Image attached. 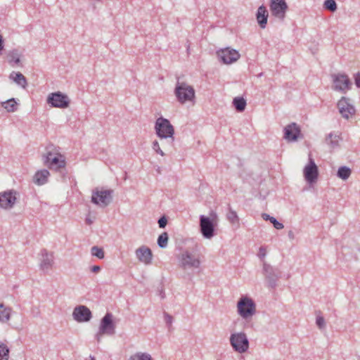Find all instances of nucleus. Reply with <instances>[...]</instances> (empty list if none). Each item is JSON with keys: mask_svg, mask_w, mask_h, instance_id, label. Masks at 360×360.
Wrapping results in <instances>:
<instances>
[{"mask_svg": "<svg viewBox=\"0 0 360 360\" xmlns=\"http://www.w3.org/2000/svg\"><path fill=\"white\" fill-rule=\"evenodd\" d=\"M340 141H342L340 135L335 132H330L326 136L325 139L326 143L329 146L330 149H335L338 148Z\"/></svg>", "mask_w": 360, "mask_h": 360, "instance_id": "24", "label": "nucleus"}, {"mask_svg": "<svg viewBox=\"0 0 360 360\" xmlns=\"http://www.w3.org/2000/svg\"><path fill=\"white\" fill-rule=\"evenodd\" d=\"M4 47L3 37L0 34V51L3 50Z\"/></svg>", "mask_w": 360, "mask_h": 360, "instance_id": "48", "label": "nucleus"}, {"mask_svg": "<svg viewBox=\"0 0 360 360\" xmlns=\"http://www.w3.org/2000/svg\"><path fill=\"white\" fill-rule=\"evenodd\" d=\"M46 102L53 108H66L69 106L70 101L66 94L57 91L49 94Z\"/></svg>", "mask_w": 360, "mask_h": 360, "instance_id": "9", "label": "nucleus"}, {"mask_svg": "<svg viewBox=\"0 0 360 360\" xmlns=\"http://www.w3.org/2000/svg\"><path fill=\"white\" fill-rule=\"evenodd\" d=\"M337 108L342 117L348 120L356 113V109L349 98L342 96L337 103Z\"/></svg>", "mask_w": 360, "mask_h": 360, "instance_id": "8", "label": "nucleus"}, {"mask_svg": "<svg viewBox=\"0 0 360 360\" xmlns=\"http://www.w3.org/2000/svg\"><path fill=\"white\" fill-rule=\"evenodd\" d=\"M333 90L341 93H346L350 89L352 82L346 74H336L332 75Z\"/></svg>", "mask_w": 360, "mask_h": 360, "instance_id": "10", "label": "nucleus"}, {"mask_svg": "<svg viewBox=\"0 0 360 360\" xmlns=\"http://www.w3.org/2000/svg\"><path fill=\"white\" fill-rule=\"evenodd\" d=\"M271 223H272L274 228L278 230H281L284 227L283 224L279 222L275 217L271 218Z\"/></svg>", "mask_w": 360, "mask_h": 360, "instance_id": "41", "label": "nucleus"}, {"mask_svg": "<svg viewBox=\"0 0 360 360\" xmlns=\"http://www.w3.org/2000/svg\"><path fill=\"white\" fill-rule=\"evenodd\" d=\"M18 193L15 190L0 192V207L4 210L12 209L16 203Z\"/></svg>", "mask_w": 360, "mask_h": 360, "instance_id": "13", "label": "nucleus"}, {"mask_svg": "<svg viewBox=\"0 0 360 360\" xmlns=\"http://www.w3.org/2000/svg\"><path fill=\"white\" fill-rule=\"evenodd\" d=\"M100 270H101V266H97V265L93 266L91 268V271L94 273H97V272L100 271Z\"/></svg>", "mask_w": 360, "mask_h": 360, "instance_id": "47", "label": "nucleus"}, {"mask_svg": "<svg viewBox=\"0 0 360 360\" xmlns=\"http://www.w3.org/2000/svg\"><path fill=\"white\" fill-rule=\"evenodd\" d=\"M218 57L224 64H231L237 61L240 54L239 52L230 47L222 49L217 52Z\"/></svg>", "mask_w": 360, "mask_h": 360, "instance_id": "15", "label": "nucleus"}, {"mask_svg": "<svg viewBox=\"0 0 360 360\" xmlns=\"http://www.w3.org/2000/svg\"><path fill=\"white\" fill-rule=\"evenodd\" d=\"M9 78L22 88H25L27 85V79L19 72H12L9 75Z\"/></svg>", "mask_w": 360, "mask_h": 360, "instance_id": "26", "label": "nucleus"}, {"mask_svg": "<svg viewBox=\"0 0 360 360\" xmlns=\"http://www.w3.org/2000/svg\"><path fill=\"white\" fill-rule=\"evenodd\" d=\"M229 341L233 349L239 354L245 353L249 349V340L244 332L231 333Z\"/></svg>", "mask_w": 360, "mask_h": 360, "instance_id": "5", "label": "nucleus"}, {"mask_svg": "<svg viewBox=\"0 0 360 360\" xmlns=\"http://www.w3.org/2000/svg\"><path fill=\"white\" fill-rule=\"evenodd\" d=\"M304 174L305 179L309 183H313L317 179L319 175L318 168L312 159L309 160V165L304 167Z\"/></svg>", "mask_w": 360, "mask_h": 360, "instance_id": "21", "label": "nucleus"}, {"mask_svg": "<svg viewBox=\"0 0 360 360\" xmlns=\"http://www.w3.org/2000/svg\"><path fill=\"white\" fill-rule=\"evenodd\" d=\"M263 273L268 281V285L271 288H275L277 281L280 278V273L276 272L274 269L269 264L263 263Z\"/></svg>", "mask_w": 360, "mask_h": 360, "instance_id": "18", "label": "nucleus"}, {"mask_svg": "<svg viewBox=\"0 0 360 360\" xmlns=\"http://www.w3.org/2000/svg\"><path fill=\"white\" fill-rule=\"evenodd\" d=\"M91 254L94 257H96L97 258L102 259L105 257V253L103 248H99L98 246H93L91 248Z\"/></svg>", "mask_w": 360, "mask_h": 360, "instance_id": "36", "label": "nucleus"}, {"mask_svg": "<svg viewBox=\"0 0 360 360\" xmlns=\"http://www.w3.org/2000/svg\"><path fill=\"white\" fill-rule=\"evenodd\" d=\"M355 84L358 88H360V72L355 75Z\"/></svg>", "mask_w": 360, "mask_h": 360, "instance_id": "45", "label": "nucleus"}, {"mask_svg": "<svg viewBox=\"0 0 360 360\" xmlns=\"http://www.w3.org/2000/svg\"><path fill=\"white\" fill-rule=\"evenodd\" d=\"M160 143L158 141H154L152 144V148L157 154L164 157L166 155V153L164 151L163 148L160 147Z\"/></svg>", "mask_w": 360, "mask_h": 360, "instance_id": "37", "label": "nucleus"}, {"mask_svg": "<svg viewBox=\"0 0 360 360\" xmlns=\"http://www.w3.org/2000/svg\"><path fill=\"white\" fill-rule=\"evenodd\" d=\"M8 64L11 67L20 65V58L22 54L17 49H13L6 53Z\"/></svg>", "mask_w": 360, "mask_h": 360, "instance_id": "22", "label": "nucleus"}, {"mask_svg": "<svg viewBox=\"0 0 360 360\" xmlns=\"http://www.w3.org/2000/svg\"><path fill=\"white\" fill-rule=\"evenodd\" d=\"M128 360H153V358L148 353L139 352L130 356Z\"/></svg>", "mask_w": 360, "mask_h": 360, "instance_id": "33", "label": "nucleus"}, {"mask_svg": "<svg viewBox=\"0 0 360 360\" xmlns=\"http://www.w3.org/2000/svg\"><path fill=\"white\" fill-rule=\"evenodd\" d=\"M11 309L6 307L3 303H0V322L7 323L11 319Z\"/></svg>", "mask_w": 360, "mask_h": 360, "instance_id": "28", "label": "nucleus"}, {"mask_svg": "<svg viewBox=\"0 0 360 360\" xmlns=\"http://www.w3.org/2000/svg\"><path fill=\"white\" fill-rule=\"evenodd\" d=\"M226 219L232 224L239 223V217L236 212L232 209L230 205H228V212L226 214Z\"/></svg>", "mask_w": 360, "mask_h": 360, "instance_id": "30", "label": "nucleus"}, {"mask_svg": "<svg viewBox=\"0 0 360 360\" xmlns=\"http://www.w3.org/2000/svg\"><path fill=\"white\" fill-rule=\"evenodd\" d=\"M94 218H91L90 214H87L85 219V222L88 225H91L94 223Z\"/></svg>", "mask_w": 360, "mask_h": 360, "instance_id": "44", "label": "nucleus"}, {"mask_svg": "<svg viewBox=\"0 0 360 360\" xmlns=\"http://www.w3.org/2000/svg\"><path fill=\"white\" fill-rule=\"evenodd\" d=\"M352 171L349 167L342 166L339 167L337 176L342 180H347L351 175Z\"/></svg>", "mask_w": 360, "mask_h": 360, "instance_id": "32", "label": "nucleus"}, {"mask_svg": "<svg viewBox=\"0 0 360 360\" xmlns=\"http://www.w3.org/2000/svg\"><path fill=\"white\" fill-rule=\"evenodd\" d=\"M113 315L108 312L101 319L98 331L96 335V338L98 342L101 341V339L103 335H113L115 333L116 326L113 322Z\"/></svg>", "mask_w": 360, "mask_h": 360, "instance_id": "6", "label": "nucleus"}, {"mask_svg": "<svg viewBox=\"0 0 360 360\" xmlns=\"http://www.w3.org/2000/svg\"><path fill=\"white\" fill-rule=\"evenodd\" d=\"M233 104L238 112H243L246 107V101L243 97L233 98Z\"/></svg>", "mask_w": 360, "mask_h": 360, "instance_id": "31", "label": "nucleus"}, {"mask_svg": "<svg viewBox=\"0 0 360 360\" xmlns=\"http://www.w3.org/2000/svg\"><path fill=\"white\" fill-rule=\"evenodd\" d=\"M167 224V219L165 216H162L158 219V225H159L160 228H161V229L165 228Z\"/></svg>", "mask_w": 360, "mask_h": 360, "instance_id": "42", "label": "nucleus"}, {"mask_svg": "<svg viewBox=\"0 0 360 360\" xmlns=\"http://www.w3.org/2000/svg\"><path fill=\"white\" fill-rule=\"evenodd\" d=\"M9 352L8 347L5 343L0 342V360H8Z\"/></svg>", "mask_w": 360, "mask_h": 360, "instance_id": "34", "label": "nucleus"}, {"mask_svg": "<svg viewBox=\"0 0 360 360\" xmlns=\"http://www.w3.org/2000/svg\"><path fill=\"white\" fill-rule=\"evenodd\" d=\"M266 255V248L264 247H260L259 249V253H258V257L261 259H263Z\"/></svg>", "mask_w": 360, "mask_h": 360, "instance_id": "43", "label": "nucleus"}, {"mask_svg": "<svg viewBox=\"0 0 360 360\" xmlns=\"http://www.w3.org/2000/svg\"><path fill=\"white\" fill-rule=\"evenodd\" d=\"M169 236L167 232L161 233L158 238V245L160 248H165L167 246Z\"/></svg>", "mask_w": 360, "mask_h": 360, "instance_id": "35", "label": "nucleus"}, {"mask_svg": "<svg viewBox=\"0 0 360 360\" xmlns=\"http://www.w3.org/2000/svg\"><path fill=\"white\" fill-rule=\"evenodd\" d=\"M160 144L164 150L172 153L174 147V136L170 138H160Z\"/></svg>", "mask_w": 360, "mask_h": 360, "instance_id": "27", "label": "nucleus"}, {"mask_svg": "<svg viewBox=\"0 0 360 360\" xmlns=\"http://www.w3.org/2000/svg\"><path fill=\"white\" fill-rule=\"evenodd\" d=\"M218 221L217 214L212 211L210 217L200 216V230L202 236L206 239H211L215 235V226Z\"/></svg>", "mask_w": 360, "mask_h": 360, "instance_id": "2", "label": "nucleus"}, {"mask_svg": "<svg viewBox=\"0 0 360 360\" xmlns=\"http://www.w3.org/2000/svg\"><path fill=\"white\" fill-rule=\"evenodd\" d=\"M288 236L290 240H293L295 238L294 233L292 231H289Z\"/></svg>", "mask_w": 360, "mask_h": 360, "instance_id": "49", "label": "nucleus"}, {"mask_svg": "<svg viewBox=\"0 0 360 360\" xmlns=\"http://www.w3.org/2000/svg\"><path fill=\"white\" fill-rule=\"evenodd\" d=\"M44 164L50 169H59L65 167V160L64 157L60 153H53L48 152L44 156Z\"/></svg>", "mask_w": 360, "mask_h": 360, "instance_id": "12", "label": "nucleus"}, {"mask_svg": "<svg viewBox=\"0 0 360 360\" xmlns=\"http://www.w3.org/2000/svg\"><path fill=\"white\" fill-rule=\"evenodd\" d=\"M269 8L273 16L281 20H284L288 8L285 0H271Z\"/></svg>", "mask_w": 360, "mask_h": 360, "instance_id": "14", "label": "nucleus"}, {"mask_svg": "<svg viewBox=\"0 0 360 360\" xmlns=\"http://www.w3.org/2000/svg\"><path fill=\"white\" fill-rule=\"evenodd\" d=\"M72 317L79 323L88 322L92 318V314L87 307L79 305L74 309Z\"/></svg>", "mask_w": 360, "mask_h": 360, "instance_id": "17", "label": "nucleus"}, {"mask_svg": "<svg viewBox=\"0 0 360 360\" xmlns=\"http://www.w3.org/2000/svg\"><path fill=\"white\" fill-rule=\"evenodd\" d=\"M112 200V191H96L93 192L91 202L101 207H107Z\"/></svg>", "mask_w": 360, "mask_h": 360, "instance_id": "11", "label": "nucleus"}, {"mask_svg": "<svg viewBox=\"0 0 360 360\" xmlns=\"http://www.w3.org/2000/svg\"><path fill=\"white\" fill-rule=\"evenodd\" d=\"M300 134V129L299 126L296 123L292 122L284 128L283 137L288 141H295L297 140Z\"/></svg>", "mask_w": 360, "mask_h": 360, "instance_id": "20", "label": "nucleus"}, {"mask_svg": "<svg viewBox=\"0 0 360 360\" xmlns=\"http://www.w3.org/2000/svg\"><path fill=\"white\" fill-rule=\"evenodd\" d=\"M155 130L159 138H170L174 134V128L169 120L162 117L156 120Z\"/></svg>", "mask_w": 360, "mask_h": 360, "instance_id": "7", "label": "nucleus"}, {"mask_svg": "<svg viewBox=\"0 0 360 360\" xmlns=\"http://www.w3.org/2000/svg\"><path fill=\"white\" fill-rule=\"evenodd\" d=\"M180 267L184 270L199 269L201 264L200 255L189 250L184 251L179 257Z\"/></svg>", "mask_w": 360, "mask_h": 360, "instance_id": "4", "label": "nucleus"}, {"mask_svg": "<svg viewBox=\"0 0 360 360\" xmlns=\"http://www.w3.org/2000/svg\"><path fill=\"white\" fill-rule=\"evenodd\" d=\"M238 314L246 321H250L257 313L255 301L250 297L242 296L237 302Z\"/></svg>", "mask_w": 360, "mask_h": 360, "instance_id": "1", "label": "nucleus"}, {"mask_svg": "<svg viewBox=\"0 0 360 360\" xmlns=\"http://www.w3.org/2000/svg\"><path fill=\"white\" fill-rule=\"evenodd\" d=\"M39 256V269L43 272L47 273L53 267L54 264L53 253L49 252L46 249H42L40 252Z\"/></svg>", "mask_w": 360, "mask_h": 360, "instance_id": "16", "label": "nucleus"}, {"mask_svg": "<svg viewBox=\"0 0 360 360\" xmlns=\"http://www.w3.org/2000/svg\"><path fill=\"white\" fill-rule=\"evenodd\" d=\"M135 254L138 260L146 265L152 263L153 253L151 250L146 245H141L135 251Z\"/></svg>", "mask_w": 360, "mask_h": 360, "instance_id": "19", "label": "nucleus"}, {"mask_svg": "<svg viewBox=\"0 0 360 360\" xmlns=\"http://www.w3.org/2000/svg\"><path fill=\"white\" fill-rule=\"evenodd\" d=\"M49 175L50 173L47 169L37 171L34 176L33 181L34 184L39 186L44 185L47 182Z\"/></svg>", "mask_w": 360, "mask_h": 360, "instance_id": "25", "label": "nucleus"}, {"mask_svg": "<svg viewBox=\"0 0 360 360\" xmlns=\"http://www.w3.org/2000/svg\"><path fill=\"white\" fill-rule=\"evenodd\" d=\"M326 9L334 12L337 10V4L335 0H326L323 4Z\"/></svg>", "mask_w": 360, "mask_h": 360, "instance_id": "38", "label": "nucleus"}, {"mask_svg": "<svg viewBox=\"0 0 360 360\" xmlns=\"http://www.w3.org/2000/svg\"><path fill=\"white\" fill-rule=\"evenodd\" d=\"M316 324L317 325L319 329L325 328L326 321L324 318L322 316H317L316 319Z\"/></svg>", "mask_w": 360, "mask_h": 360, "instance_id": "39", "label": "nucleus"}, {"mask_svg": "<svg viewBox=\"0 0 360 360\" xmlns=\"http://www.w3.org/2000/svg\"><path fill=\"white\" fill-rule=\"evenodd\" d=\"M262 217L265 221H271V218H273L274 217H271V216H270L269 214H268L266 213H263L262 214Z\"/></svg>", "mask_w": 360, "mask_h": 360, "instance_id": "46", "label": "nucleus"}, {"mask_svg": "<svg viewBox=\"0 0 360 360\" xmlns=\"http://www.w3.org/2000/svg\"><path fill=\"white\" fill-rule=\"evenodd\" d=\"M164 315V318H165V321L167 324V326L168 327V328H170L172 327V322H173V317L169 314L167 312H164L163 314Z\"/></svg>", "mask_w": 360, "mask_h": 360, "instance_id": "40", "label": "nucleus"}, {"mask_svg": "<svg viewBox=\"0 0 360 360\" xmlns=\"http://www.w3.org/2000/svg\"><path fill=\"white\" fill-rule=\"evenodd\" d=\"M174 95L176 100L181 104L194 103L195 91L194 88L185 82L177 81L174 89Z\"/></svg>", "mask_w": 360, "mask_h": 360, "instance_id": "3", "label": "nucleus"}, {"mask_svg": "<svg viewBox=\"0 0 360 360\" xmlns=\"http://www.w3.org/2000/svg\"><path fill=\"white\" fill-rule=\"evenodd\" d=\"M256 16L260 27L262 29L265 28L267 23L268 12L264 5L258 8Z\"/></svg>", "mask_w": 360, "mask_h": 360, "instance_id": "23", "label": "nucleus"}, {"mask_svg": "<svg viewBox=\"0 0 360 360\" xmlns=\"http://www.w3.org/2000/svg\"><path fill=\"white\" fill-rule=\"evenodd\" d=\"M91 359H92V360H94V357H91Z\"/></svg>", "mask_w": 360, "mask_h": 360, "instance_id": "50", "label": "nucleus"}, {"mask_svg": "<svg viewBox=\"0 0 360 360\" xmlns=\"http://www.w3.org/2000/svg\"><path fill=\"white\" fill-rule=\"evenodd\" d=\"M1 106L8 112H13L17 110V102L13 98L2 102Z\"/></svg>", "mask_w": 360, "mask_h": 360, "instance_id": "29", "label": "nucleus"}]
</instances>
